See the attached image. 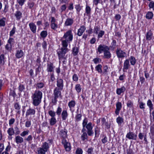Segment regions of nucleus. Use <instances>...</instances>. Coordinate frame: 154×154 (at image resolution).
Masks as SVG:
<instances>
[{
  "mask_svg": "<svg viewBox=\"0 0 154 154\" xmlns=\"http://www.w3.org/2000/svg\"><path fill=\"white\" fill-rule=\"evenodd\" d=\"M153 16V13L151 11H148L146 14V18L148 19H151Z\"/></svg>",
  "mask_w": 154,
  "mask_h": 154,
  "instance_id": "29",
  "label": "nucleus"
},
{
  "mask_svg": "<svg viewBox=\"0 0 154 154\" xmlns=\"http://www.w3.org/2000/svg\"><path fill=\"white\" fill-rule=\"evenodd\" d=\"M5 63V55L3 54H2L0 55V65H4Z\"/></svg>",
  "mask_w": 154,
  "mask_h": 154,
  "instance_id": "34",
  "label": "nucleus"
},
{
  "mask_svg": "<svg viewBox=\"0 0 154 154\" xmlns=\"http://www.w3.org/2000/svg\"><path fill=\"white\" fill-rule=\"evenodd\" d=\"M76 104L75 102V101L72 100L69 102L68 104V106L70 108V110L71 111L72 109L75 107Z\"/></svg>",
  "mask_w": 154,
  "mask_h": 154,
  "instance_id": "26",
  "label": "nucleus"
},
{
  "mask_svg": "<svg viewBox=\"0 0 154 154\" xmlns=\"http://www.w3.org/2000/svg\"><path fill=\"white\" fill-rule=\"evenodd\" d=\"M130 63L131 65H134L136 63V60L135 57L132 56H131L130 58Z\"/></svg>",
  "mask_w": 154,
  "mask_h": 154,
  "instance_id": "39",
  "label": "nucleus"
},
{
  "mask_svg": "<svg viewBox=\"0 0 154 154\" xmlns=\"http://www.w3.org/2000/svg\"><path fill=\"white\" fill-rule=\"evenodd\" d=\"M130 66L129 60L128 59L125 60L124 63V66L123 69V72H127V70L129 68Z\"/></svg>",
  "mask_w": 154,
  "mask_h": 154,
  "instance_id": "9",
  "label": "nucleus"
},
{
  "mask_svg": "<svg viewBox=\"0 0 154 154\" xmlns=\"http://www.w3.org/2000/svg\"><path fill=\"white\" fill-rule=\"evenodd\" d=\"M116 122L119 125H120L123 122L124 119L122 118L119 116L116 119Z\"/></svg>",
  "mask_w": 154,
  "mask_h": 154,
  "instance_id": "35",
  "label": "nucleus"
},
{
  "mask_svg": "<svg viewBox=\"0 0 154 154\" xmlns=\"http://www.w3.org/2000/svg\"><path fill=\"white\" fill-rule=\"evenodd\" d=\"M24 53L21 50H17L15 54V56L17 58H20L22 57L24 55Z\"/></svg>",
  "mask_w": 154,
  "mask_h": 154,
  "instance_id": "19",
  "label": "nucleus"
},
{
  "mask_svg": "<svg viewBox=\"0 0 154 154\" xmlns=\"http://www.w3.org/2000/svg\"><path fill=\"white\" fill-rule=\"evenodd\" d=\"M105 32L103 30H100L98 33L97 37L98 38H102L103 36L104 35Z\"/></svg>",
  "mask_w": 154,
  "mask_h": 154,
  "instance_id": "50",
  "label": "nucleus"
},
{
  "mask_svg": "<svg viewBox=\"0 0 154 154\" xmlns=\"http://www.w3.org/2000/svg\"><path fill=\"white\" fill-rule=\"evenodd\" d=\"M103 137L101 139V141L103 144H105L107 142L108 138L106 136H103Z\"/></svg>",
  "mask_w": 154,
  "mask_h": 154,
  "instance_id": "55",
  "label": "nucleus"
},
{
  "mask_svg": "<svg viewBox=\"0 0 154 154\" xmlns=\"http://www.w3.org/2000/svg\"><path fill=\"white\" fill-rule=\"evenodd\" d=\"M14 131V134L16 135L19 134L20 133V129L17 127H15Z\"/></svg>",
  "mask_w": 154,
  "mask_h": 154,
  "instance_id": "57",
  "label": "nucleus"
},
{
  "mask_svg": "<svg viewBox=\"0 0 154 154\" xmlns=\"http://www.w3.org/2000/svg\"><path fill=\"white\" fill-rule=\"evenodd\" d=\"M93 149L92 147L89 148L88 149L87 152L88 154H92Z\"/></svg>",
  "mask_w": 154,
  "mask_h": 154,
  "instance_id": "64",
  "label": "nucleus"
},
{
  "mask_svg": "<svg viewBox=\"0 0 154 154\" xmlns=\"http://www.w3.org/2000/svg\"><path fill=\"white\" fill-rule=\"evenodd\" d=\"M5 18H3L0 20V26H5Z\"/></svg>",
  "mask_w": 154,
  "mask_h": 154,
  "instance_id": "48",
  "label": "nucleus"
},
{
  "mask_svg": "<svg viewBox=\"0 0 154 154\" xmlns=\"http://www.w3.org/2000/svg\"><path fill=\"white\" fill-rule=\"evenodd\" d=\"M25 88L24 86L22 84L20 85L18 87V90L20 92H21L25 89Z\"/></svg>",
  "mask_w": 154,
  "mask_h": 154,
  "instance_id": "51",
  "label": "nucleus"
},
{
  "mask_svg": "<svg viewBox=\"0 0 154 154\" xmlns=\"http://www.w3.org/2000/svg\"><path fill=\"white\" fill-rule=\"evenodd\" d=\"M87 130V133L89 136H91L94 134L93 131V126L91 122L88 123L85 126Z\"/></svg>",
  "mask_w": 154,
  "mask_h": 154,
  "instance_id": "5",
  "label": "nucleus"
},
{
  "mask_svg": "<svg viewBox=\"0 0 154 154\" xmlns=\"http://www.w3.org/2000/svg\"><path fill=\"white\" fill-rule=\"evenodd\" d=\"M109 47L105 45H100L97 48V52L100 54L102 53L103 52H104L106 49H108Z\"/></svg>",
  "mask_w": 154,
  "mask_h": 154,
  "instance_id": "8",
  "label": "nucleus"
},
{
  "mask_svg": "<svg viewBox=\"0 0 154 154\" xmlns=\"http://www.w3.org/2000/svg\"><path fill=\"white\" fill-rule=\"evenodd\" d=\"M149 9H152L153 10H154V1H150L149 5Z\"/></svg>",
  "mask_w": 154,
  "mask_h": 154,
  "instance_id": "47",
  "label": "nucleus"
},
{
  "mask_svg": "<svg viewBox=\"0 0 154 154\" xmlns=\"http://www.w3.org/2000/svg\"><path fill=\"white\" fill-rule=\"evenodd\" d=\"M86 29V28L85 26L84 25L81 26L80 28L78 29L77 35L79 36H81L85 32Z\"/></svg>",
  "mask_w": 154,
  "mask_h": 154,
  "instance_id": "14",
  "label": "nucleus"
},
{
  "mask_svg": "<svg viewBox=\"0 0 154 154\" xmlns=\"http://www.w3.org/2000/svg\"><path fill=\"white\" fill-rule=\"evenodd\" d=\"M44 85V84L42 82H40L35 84L36 88L39 89L42 88L43 87Z\"/></svg>",
  "mask_w": 154,
  "mask_h": 154,
  "instance_id": "40",
  "label": "nucleus"
},
{
  "mask_svg": "<svg viewBox=\"0 0 154 154\" xmlns=\"http://www.w3.org/2000/svg\"><path fill=\"white\" fill-rule=\"evenodd\" d=\"M101 60L100 59L98 58H95L93 60V61L96 64L100 63L101 61Z\"/></svg>",
  "mask_w": 154,
  "mask_h": 154,
  "instance_id": "58",
  "label": "nucleus"
},
{
  "mask_svg": "<svg viewBox=\"0 0 154 154\" xmlns=\"http://www.w3.org/2000/svg\"><path fill=\"white\" fill-rule=\"evenodd\" d=\"M48 35L47 32L46 31H43L41 33L40 35L43 38H45Z\"/></svg>",
  "mask_w": 154,
  "mask_h": 154,
  "instance_id": "44",
  "label": "nucleus"
},
{
  "mask_svg": "<svg viewBox=\"0 0 154 154\" xmlns=\"http://www.w3.org/2000/svg\"><path fill=\"white\" fill-rule=\"evenodd\" d=\"M91 8L89 6L86 5L85 8L86 13L87 15L90 14L91 13Z\"/></svg>",
  "mask_w": 154,
  "mask_h": 154,
  "instance_id": "46",
  "label": "nucleus"
},
{
  "mask_svg": "<svg viewBox=\"0 0 154 154\" xmlns=\"http://www.w3.org/2000/svg\"><path fill=\"white\" fill-rule=\"evenodd\" d=\"M14 15L17 20H20L22 17V13L20 11L18 10L15 12Z\"/></svg>",
  "mask_w": 154,
  "mask_h": 154,
  "instance_id": "17",
  "label": "nucleus"
},
{
  "mask_svg": "<svg viewBox=\"0 0 154 154\" xmlns=\"http://www.w3.org/2000/svg\"><path fill=\"white\" fill-rule=\"evenodd\" d=\"M73 19L70 18H67L65 23V25L66 26H69L71 25L73 23Z\"/></svg>",
  "mask_w": 154,
  "mask_h": 154,
  "instance_id": "25",
  "label": "nucleus"
},
{
  "mask_svg": "<svg viewBox=\"0 0 154 154\" xmlns=\"http://www.w3.org/2000/svg\"><path fill=\"white\" fill-rule=\"evenodd\" d=\"M42 97V93L38 90L35 91L32 96V104L34 106H38L41 103Z\"/></svg>",
  "mask_w": 154,
  "mask_h": 154,
  "instance_id": "1",
  "label": "nucleus"
},
{
  "mask_svg": "<svg viewBox=\"0 0 154 154\" xmlns=\"http://www.w3.org/2000/svg\"><path fill=\"white\" fill-rule=\"evenodd\" d=\"M81 139L83 141H84L85 140H87L88 136L86 133H84L82 134L81 136Z\"/></svg>",
  "mask_w": 154,
  "mask_h": 154,
  "instance_id": "45",
  "label": "nucleus"
},
{
  "mask_svg": "<svg viewBox=\"0 0 154 154\" xmlns=\"http://www.w3.org/2000/svg\"><path fill=\"white\" fill-rule=\"evenodd\" d=\"M125 87L122 86L121 88L117 89L116 93L119 95L125 92Z\"/></svg>",
  "mask_w": 154,
  "mask_h": 154,
  "instance_id": "27",
  "label": "nucleus"
},
{
  "mask_svg": "<svg viewBox=\"0 0 154 154\" xmlns=\"http://www.w3.org/2000/svg\"><path fill=\"white\" fill-rule=\"evenodd\" d=\"M49 115L51 117H55L56 116V112L52 110H50L48 112Z\"/></svg>",
  "mask_w": 154,
  "mask_h": 154,
  "instance_id": "42",
  "label": "nucleus"
},
{
  "mask_svg": "<svg viewBox=\"0 0 154 154\" xmlns=\"http://www.w3.org/2000/svg\"><path fill=\"white\" fill-rule=\"evenodd\" d=\"M88 121L86 119H85L82 123L83 127L85 128L87 125Z\"/></svg>",
  "mask_w": 154,
  "mask_h": 154,
  "instance_id": "63",
  "label": "nucleus"
},
{
  "mask_svg": "<svg viewBox=\"0 0 154 154\" xmlns=\"http://www.w3.org/2000/svg\"><path fill=\"white\" fill-rule=\"evenodd\" d=\"M127 105L128 107L130 108L132 107L133 105V102L131 100H128L127 103Z\"/></svg>",
  "mask_w": 154,
  "mask_h": 154,
  "instance_id": "49",
  "label": "nucleus"
},
{
  "mask_svg": "<svg viewBox=\"0 0 154 154\" xmlns=\"http://www.w3.org/2000/svg\"><path fill=\"white\" fill-rule=\"evenodd\" d=\"M72 39L73 35L72 31L69 30L64 34L63 37L62 38V43L63 44V42H65L68 45V43L72 41Z\"/></svg>",
  "mask_w": 154,
  "mask_h": 154,
  "instance_id": "2",
  "label": "nucleus"
},
{
  "mask_svg": "<svg viewBox=\"0 0 154 154\" xmlns=\"http://www.w3.org/2000/svg\"><path fill=\"white\" fill-rule=\"evenodd\" d=\"M67 131L65 129H62L60 131V134L61 137H62V140L63 139H66L67 137Z\"/></svg>",
  "mask_w": 154,
  "mask_h": 154,
  "instance_id": "12",
  "label": "nucleus"
},
{
  "mask_svg": "<svg viewBox=\"0 0 154 154\" xmlns=\"http://www.w3.org/2000/svg\"><path fill=\"white\" fill-rule=\"evenodd\" d=\"M57 87L56 88L54 91V97L58 98L61 96V91Z\"/></svg>",
  "mask_w": 154,
  "mask_h": 154,
  "instance_id": "20",
  "label": "nucleus"
},
{
  "mask_svg": "<svg viewBox=\"0 0 154 154\" xmlns=\"http://www.w3.org/2000/svg\"><path fill=\"white\" fill-rule=\"evenodd\" d=\"M75 89L77 93H79L81 91V88L80 84H77L75 85Z\"/></svg>",
  "mask_w": 154,
  "mask_h": 154,
  "instance_id": "43",
  "label": "nucleus"
},
{
  "mask_svg": "<svg viewBox=\"0 0 154 154\" xmlns=\"http://www.w3.org/2000/svg\"><path fill=\"white\" fill-rule=\"evenodd\" d=\"M25 2V0H17V2L21 6L23 5Z\"/></svg>",
  "mask_w": 154,
  "mask_h": 154,
  "instance_id": "60",
  "label": "nucleus"
},
{
  "mask_svg": "<svg viewBox=\"0 0 154 154\" xmlns=\"http://www.w3.org/2000/svg\"><path fill=\"white\" fill-rule=\"evenodd\" d=\"M31 125V122L30 121H27L25 123V125L26 128H29L30 126Z\"/></svg>",
  "mask_w": 154,
  "mask_h": 154,
  "instance_id": "61",
  "label": "nucleus"
},
{
  "mask_svg": "<svg viewBox=\"0 0 154 154\" xmlns=\"http://www.w3.org/2000/svg\"><path fill=\"white\" fill-rule=\"evenodd\" d=\"M14 107L17 113L19 114H20V107L19 105L17 103H15L14 105Z\"/></svg>",
  "mask_w": 154,
  "mask_h": 154,
  "instance_id": "31",
  "label": "nucleus"
},
{
  "mask_svg": "<svg viewBox=\"0 0 154 154\" xmlns=\"http://www.w3.org/2000/svg\"><path fill=\"white\" fill-rule=\"evenodd\" d=\"M41 147L47 152L49 148L48 143L46 142L43 143Z\"/></svg>",
  "mask_w": 154,
  "mask_h": 154,
  "instance_id": "30",
  "label": "nucleus"
},
{
  "mask_svg": "<svg viewBox=\"0 0 154 154\" xmlns=\"http://www.w3.org/2000/svg\"><path fill=\"white\" fill-rule=\"evenodd\" d=\"M82 149L80 148H77L75 152V154H82Z\"/></svg>",
  "mask_w": 154,
  "mask_h": 154,
  "instance_id": "56",
  "label": "nucleus"
},
{
  "mask_svg": "<svg viewBox=\"0 0 154 154\" xmlns=\"http://www.w3.org/2000/svg\"><path fill=\"white\" fill-rule=\"evenodd\" d=\"M15 141L16 143L18 144L23 143V139L21 137L17 136L15 137Z\"/></svg>",
  "mask_w": 154,
  "mask_h": 154,
  "instance_id": "24",
  "label": "nucleus"
},
{
  "mask_svg": "<svg viewBox=\"0 0 154 154\" xmlns=\"http://www.w3.org/2000/svg\"><path fill=\"white\" fill-rule=\"evenodd\" d=\"M57 86L60 90H63V80L62 79H58L57 80Z\"/></svg>",
  "mask_w": 154,
  "mask_h": 154,
  "instance_id": "11",
  "label": "nucleus"
},
{
  "mask_svg": "<svg viewBox=\"0 0 154 154\" xmlns=\"http://www.w3.org/2000/svg\"><path fill=\"white\" fill-rule=\"evenodd\" d=\"M100 26H95L93 29V32L96 34H97L98 32L100 31Z\"/></svg>",
  "mask_w": 154,
  "mask_h": 154,
  "instance_id": "32",
  "label": "nucleus"
},
{
  "mask_svg": "<svg viewBox=\"0 0 154 154\" xmlns=\"http://www.w3.org/2000/svg\"><path fill=\"white\" fill-rule=\"evenodd\" d=\"M32 137L31 135H29L25 139V140L28 142L31 141L32 140Z\"/></svg>",
  "mask_w": 154,
  "mask_h": 154,
  "instance_id": "62",
  "label": "nucleus"
},
{
  "mask_svg": "<svg viewBox=\"0 0 154 154\" xmlns=\"http://www.w3.org/2000/svg\"><path fill=\"white\" fill-rule=\"evenodd\" d=\"M122 107V103L120 102H118L116 104V109L115 112L116 114L118 115L119 112Z\"/></svg>",
  "mask_w": 154,
  "mask_h": 154,
  "instance_id": "16",
  "label": "nucleus"
},
{
  "mask_svg": "<svg viewBox=\"0 0 154 154\" xmlns=\"http://www.w3.org/2000/svg\"><path fill=\"white\" fill-rule=\"evenodd\" d=\"M49 122L50 125L53 126L56 124L57 121L55 117H51L49 119Z\"/></svg>",
  "mask_w": 154,
  "mask_h": 154,
  "instance_id": "28",
  "label": "nucleus"
},
{
  "mask_svg": "<svg viewBox=\"0 0 154 154\" xmlns=\"http://www.w3.org/2000/svg\"><path fill=\"white\" fill-rule=\"evenodd\" d=\"M29 26V27L30 30L33 33H35L36 32V26L33 22L30 23Z\"/></svg>",
  "mask_w": 154,
  "mask_h": 154,
  "instance_id": "15",
  "label": "nucleus"
},
{
  "mask_svg": "<svg viewBox=\"0 0 154 154\" xmlns=\"http://www.w3.org/2000/svg\"><path fill=\"white\" fill-rule=\"evenodd\" d=\"M109 48H108V49H106L104 52V56L103 57L105 59H109L111 57V54L109 51Z\"/></svg>",
  "mask_w": 154,
  "mask_h": 154,
  "instance_id": "18",
  "label": "nucleus"
},
{
  "mask_svg": "<svg viewBox=\"0 0 154 154\" xmlns=\"http://www.w3.org/2000/svg\"><path fill=\"white\" fill-rule=\"evenodd\" d=\"M116 52V55L119 58H123L126 56V53L120 49H117Z\"/></svg>",
  "mask_w": 154,
  "mask_h": 154,
  "instance_id": "4",
  "label": "nucleus"
},
{
  "mask_svg": "<svg viewBox=\"0 0 154 154\" xmlns=\"http://www.w3.org/2000/svg\"><path fill=\"white\" fill-rule=\"evenodd\" d=\"M61 115L62 120H66L68 116V114L67 110H63Z\"/></svg>",
  "mask_w": 154,
  "mask_h": 154,
  "instance_id": "23",
  "label": "nucleus"
},
{
  "mask_svg": "<svg viewBox=\"0 0 154 154\" xmlns=\"http://www.w3.org/2000/svg\"><path fill=\"white\" fill-rule=\"evenodd\" d=\"M51 26L52 29L55 30L57 28L58 25L55 23H51Z\"/></svg>",
  "mask_w": 154,
  "mask_h": 154,
  "instance_id": "54",
  "label": "nucleus"
},
{
  "mask_svg": "<svg viewBox=\"0 0 154 154\" xmlns=\"http://www.w3.org/2000/svg\"><path fill=\"white\" fill-rule=\"evenodd\" d=\"M29 132V130L24 131L22 133H21L20 135L21 136L23 137H24L25 136L28 135Z\"/></svg>",
  "mask_w": 154,
  "mask_h": 154,
  "instance_id": "52",
  "label": "nucleus"
},
{
  "mask_svg": "<svg viewBox=\"0 0 154 154\" xmlns=\"http://www.w3.org/2000/svg\"><path fill=\"white\" fill-rule=\"evenodd\" d=\"M79 52L78 48L76 47H74L72 50V54L74 56L77 55Z\"/></svg>",
  "mask_w": 154,
  "mask_h": 154,
  "instance_id": "33",
  "label": "nucleus"
},
{
  "mask_svg": "<svg viewBox=\"0 0 154 154\" xmlns=\"http://www.w3.org/2000/svg\"><path fill=\"white\" fill-rule=\"evenodd\" d=\"M7 132L8 135L11 136L14 134V131L12 128H11L8 129L7 131Z\"/></svg>",
  "mask_w": 154,
  "mask_h": 154,
  "instance_id": "36",
  "label": "nucleus"
},
{
  "mask_svg": "<svg viewBox=\"0 0 154 154\" xmlns=\"http://www.w3.org/2000/svg\"><path fill=\"white\" fill-rule=\"evenodd\" d=\"M54 66L53 64L51 62L48 63L47 66V70L48 72H54Z\"/></svg>",
  "mask_w": 154,
  "mask_h": 154,
  "instance_id": "13",
  "label": "nucleus"
},
{
  "mask_svg": "<svg viewBox=\"0 0 154 154\" xmlns=\"http://www.w3.org/2000/svg\"><path fill=\"white\" fill-rule=\"evenodd\" d=\"M137 135L132 132H129L126 135V138H128L129 140H136L137 138Z\"/></svg>",
  "mask_w": 154,
  "mask_h": 154,
  "instance_id": "7",
  "label": "nucleus"
},
{
  "mask_svg": "<svg viewBox=\"0 0 154 154\" xmlns=\"http://www.w3.org/2000/svg\"><path fill=\"white\" fill-rule=\"evenodd\" d=\"M62 45L63 47L57 51V54L59 59L63 58L65 54L69 51L67 48L68 45L65 42H63V44H62Z\"/></svg>",
  "mask_w": 154,
  "mask_h": 154,
  "instance_id": "3",
  "label": "nucleus"
},
{
  "mask_svg": "<svg viewBox=\"0 0 154 154\" xmlns=\"http://www.w3.org/2000/svg\"><path fill=\"white\" fill-rule=\"evenodd\" d=\"M153 34L151 30H149L147 32L146 35V39L147 40H150L152 39V37Z\"/></svg>",
  "mask_w": 154,
  "mask_h": 154,
  "instance_id": "22",
  "label": "nucleus"
},
{
  "mask_svg": "<svg viewBox=\"0 0 154 154\" xmlns=\"http://www.w3.org/2000/svg\"><path fill=\"white\" fill-rule=\"evenodd\" d=\"M81 117L82 115L80 114H77L75 117L76 121H80Z\"/></svg>",
  "mask_w": 154,
  "mask_h": 154,
  "instance_id": "59",
  "label": "nucleus"
},
{
  "mask_svg": "<svg viewBox=\"0 0 154 154\" xmlns=\"http://www.w3.org/2000/svg\"><path fill=\"white\" fill-rule=\"evenodd\" d=\"M147 105L149 106V110H150V117L151 120V117L152 116L151 115V112L152 110L153 109V105L152 103V102L150 100H149L147 103Z\"/></svg>",
  "mask_w": 154,
  "mask_h": 154,
  "instance_id": "21",
  "label": "nucleus"
},
{
  "mask_svg": "<svg viewBox=\"0 0 154 154\" xmlns=\"http://www.w3.org/2000/svg\"><path fill=\"white\" fill-rule=\"evenodd\" d=\"M16 29L15 27L14 26L11 30L10 32L9 35L10 36H12L14 34L15 32Z\"/></svg>",
  "mask_w": 154,
  "mask_h": 154,
  "instance_id": "53",
  "label": "nucleus"
},
{
  "mask_svg": "<svg viewBox=\"0 0 154 154\" xmlns=\"http://www.w3.org/2000/svg\"><path fill=\"white\" fill-rule=\"evenodd\" d=\"M62 143L64 147L67 151H69L71 149L70 143L68 142L66 139L62 140Z\"/></svg>",
  "mask_w": 154,
  "mask_h": 154,
  "instance_id": "6",
  "label": "nucleus"
},
{
  "mask_svg": "<svg viewBox=\"0 0 154 154\" xmlns=\"http://www.w3.org/2000/svg\"><path fill=\"white\" fill-rule=\"evenodd\" d=\"M37 151L38 154H45L46 152L41 147L38 148Z\"/></svg>",
  "mask_w": 154,
  "mask_h": 154,
  "instance_id": "38",
  "label": "nucleus"
},
{
  "mask_svg": "<svg viewBox=\"0 0 154 154\" xmlns=\"http://www.w3.org/2000/svg\"><path fill=\"white\" fill-rule=\"evenodd\" d=\"M36 111L35 110L30 107L27 109L26 113V116H28L29 115H34L35 114Z\"/></svg>",
  "mask_w": 154,
  "mask_h": 154,
  "instance_id": "10",
  "label": "nucleus"
},
{
  "mask_svg": "<svg viewBox=\"0 0 154 154\" xmlns=\"http://www.w3.org/2000/svg\"><path fill=\"white\" fill-rule=\"evenodd\" d=\"M102 65L101 64H98L95 67L96 70L99 73H101L102 72Z\"/></svg>",
  "mask_w": 154,
  "mask_h": 154,
  "instance_id": "37",
  "label": "nucleus"
},
{
  "mask_svg": "<svg viewBox=\"0 0 154 154\" xmlns=\"http://www.w3.org/2000/svg\"><path fill=\"white\" fill-rule=\"evenodd\" d=\"M62 111V109L60 106H58L57 108L56 113L58 116H60Z\"/></svg>",
  "mask_w": 154,
  "mask_h": 154,
  "instance_id": "41",
  "label": "nucleus"
}]
</instances>
